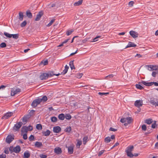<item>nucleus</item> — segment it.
Instances as JSON below:
<instances>
[{
    "mask_svg": "<svg viewBox=\"0 0 158 158\" xmlns=\"http://www.w3.org/2000/svg\"><path fill=\"white\" fill-rule=\"evenodd\" d=\"M156 121H153V123L152 124V127L153 128H155L157 126L156 125Z\"/></svg>",
    "mask_w": 158,
    "mask_h": 158,
    "instance_id": "72a5a7b5",
    "label": "nucleus"
},
{
    "mask_svg": "<svg viewBox=\"0 0 158 158\" xmlns=\"http://www.w3.org/2000/svg\"><path fill=\"white\" fill-rule=\"evenodd\" d=\"M28 131V128H27V127L23 126L22 128L21 131L23 132H26L27 133Z\"/></svg>",
    "mask_w": 158,
    "mask_h": 158,
    "instance_id": "393cba45",
    "label": "nucleus"
},
{
    "mask_svg": "<svg viewBox=\"0 0 158 158\" xmlns=\"http://www.w3.org/2000/svg\"><path fill=\"white\" fill-rule=\"evenodd\" d=\"M111 141L110 138L109 137H106L104 139V142L106 143H108Z\"/></svg>",
    "mask_w": 158,
    "mask_h": 158,
    "instance_id": "c756f323",
    "label": "nucleus"
},
{
    "mask_svg": "<svg viewBox=\"0 0 158 158\" xmlns=\"http://www.w3.org/2000/svg\"><path fill=\"white\" fill-rule=\"evenodd\" d=\"M88 139V136H86L84 137L83 139V143L84 145H85Z\"/></svg>",
    "mask_w": 158,
    "mask_h": 158,
    "instance_id": "7c9ffc66",
    "label": "nucleus"
},
{
    "mask_svg": "<svg viewBox=\"0 0 158 158\" xmlns=\"http://www.w3.org/2000/svg\"><path fill=\"white\" fill-rule=\"evenodd\" d=\"M14 152L15 153H19L21 150V148L20 146L18 145L15 147L14 148Z\"/></svg>",
    "mask_w": 158,
    "mask_h": 158,
    "instance_id": "dca6fc26",
    "label": "nucleus"
},
{
    "mask_svg": "<svg viewBox=\"0 0 158 158\" xmlns=\"http://www.w3.org/2000/svg\"><path fill=\"white\" fill-rule=\"evenodd\" d=\"M58 117L59 119L62 120H64L65 118V116L63 114H61L59 115Z\"/></svg>",
    "mask_w": 158,
    "mask_h": 158,
    "instance_id": "bb28decb",
    "label": "nucleus"
},
{
    "mask_svg": "<svg viewBox=\"0 0 158 158\" xmlns=\"http://www.w3.org/2000/svg\"><path fill=\"white\" fill-rule=\"evenodd\" d=\"M83 2V0H79L77 2H75L74 3V6H77L81 5Z\"/></svg>",
    "mask_w": 158,
    "mask_h": 158,
    "instance_id": "6ab92c4d",
    "label": "nucleus"
},
{
    "mask_svg": "<svg viewBox=\"0 0 158 158\" xmlns=\"http://www.w3.org/2000/svg\"><path fill=\"white\" fill-rule=\"evenodd\" d=\"M29 139L30 141H32L34 140V137L33 135H31L29 137Z\"/></svg>",
    "mask_w": 158,
    "mask_h": 158,
    "instance_id": "a18cd8bd",
    "label": "nucleus"
},
{
    "mask_svg": "<svg viewBox=\"0 0 158 158\" xmlns=\"http://www.w3.org/2000/svg\"><path fill=\"white\" fill-rule=\"evenodd\" d=\"M0 46L1 48H5V47H6V44L5 43L3 42V43H2L0 44Z\"/></svg>",
    "mask_w": 158,
    "mask_h": 158,
    "instance_id": "09e8293b",
    "label": "nucleus"
},
{
    "mask_svg": "<svg viewBox=\"0 0 158 158\" xmlns=\"http://www.w3.org/2000/svg\"><path fill=\"white\" fill-rule=\"evenodd\" d=\"M150 102L151 104L156 106V102H155L153 99H152V98H151L150 99Z\"/></svg>",
    "mask_w": 158,
    "mask_h": 158,
    "instance_id": "f704fd0d",
    "label": "nucleus"
},
{
    "mask_svg": "<svg viewBox=\"0 0 158 158\" xmlns=\"http://www.w3.org/2000/svg\"><path fill=\"white\" fill-rule=\"evenodd\" d=\"M47 73L48 74V77H51L53 76V75L58 76L60 74V73L55 74L54 73V72L53 71H49L48 73Z\"/></svg>",
    "mask_w": 158,
    "mask_h": 158,
    "instance_id": "ddd939ff",
    "label": "nucleus"
},
{
    "mask_svg": "<svg viewBox=\"0 0 158 158\" xmlns=\"http://www.w3.org/2000/svg\"><path fill=\"white\" fill-rule=\"evenodd\" d=\"M4 34L5 35L7 38H10L12 37V34H10L7 32H5L4 33Z\"/></svg>",
    "mask_w": 158,
    "mask_h": 158,
    "instance_id": "c85d7f7f",
    "label": "nucleus"
},
{
    "mask_svg": "<svg viewBox=\"0 0 158 158\" xmlns=\"http://www.w3.org/2000/svg\"><path fill=\"white\" fill-rule=\"evenodd\" d=\"M147 66L148 67V69L150 71H153L152 68V65H147Z\"/></svg>",
    "mask_w": 158,
    "mask_h": 158,
    "instance_id": "49530a36",
    "label": "nucleus"
},
{
    "mask_svg": "<svg viewBox=\"0 0 158 158\" xmlns=\"http://www.w3.org/2000/svg\"><path fill=\"white\" fill-rule=\"evenodd\" d=\"M158 73V71H153L152 72V76L153 77H155L156 76V74Z\"/></svg>",
    "mask_w": 158,
    "mask_h": 158,
    "instance_id": "de8ad7c7",
    "label": "nucleus"
},
{
    "mask_svg": "<svg viewBox=\"0 0 158 158\" xmlns=\"http://www.w3.org/2000/svg\"><path fill=\"white\" fill-rule=\"evenodd\" d=\"M68 71V70L67 69H64L63 70V71L61 72V74H66Z\"/></svg>",
    "mask_w": 158,
    "mask_h": 158,
    "instance_id": "052dcab7",
    "label": "nucleus"
},
{
    "mask_svg": "<svg viewBox=\"0 0 158 158\" xmlns=\"http://www.w3.org/2000/svg\"><path fill=\"white\" fill-rule=\"evenodd\" d=\"M136 46V45L134 44L133 43L129 42L128 44V45H127V46L125 48H128L129 47H135Z\"/></svg>",
    "mask_w": 158,
    "mask_h": 158,
    "instance_id": "4468645a",
    "label": "nucleus"
},
{
    "mask_svg": "<svg viewBox=\"0 0 158 158\" xmlns=\"http://www.w3.org/2000/svg\"><path fill=\"white\" fill-rule=\"evenodd\" d=\"M50 131L49 130H47L46 131L43 132L42 133L43 135L47 136L50 135Z\"/></svg>",
    "mask_w": 158,
    "mask_h": 158,
    "instance_id": "4be33fe9",
    "label": "nucleus"
},
{
    "mask_svg": "<svg viewBox=\"0 0 158 158\" xmlns=\"http://www.w3.org/2000/svg\"><path fill=\"white\" fill-rule=\"evenodd\" d=\"M54 152L57 154H61L62 152L61 148L59 147H56L54 149Z\"/></svg>",
    "mask_w": 158,
    "mask_h": 158,
    "instance_id": "f8f14e48",
    "label": "nucleus"
},
{
    "mask_svg": "<svg viewBox=\"0 0 158 158\" xmlns=\"http://www.w3.org/2000/svg\"><path fill=\"white\" fill-rule=\"evenodd\" d=\"M40 156L41 158H46L47 156L46 155L42 154L40 155Z\"/></svg>",
    "mask_w": 158,
    "mask_h": 158,
    "instance_id": "bf43d9fd",
    "label": "nucleus"
},
{
    "mask_svg": "<svg viewBox=\"0 0 158 158\" xmlns=\"http://www.w3.org/2000/svg\"><path fill=\"white\" fill-rule=\"evenodd\" d=\"M27 22L26 21H24L23 22H22L21 25V27H24L27 24Z\"/></svg>",
    "mask_w": 158,
    "mask_h": 158,
    "instance_id": "37998d69",
    "label": "nucleus"
},
{
    "mask_svg": "<svg viewBox=\"0 0 158 158\" xmlns=\"http://www.w3.org/2000/svg\"><path fill=\"white\" fill-rule=\"evenodd\" d=\"M23 138L25 140L27 139V134H24L23 135Z\"/></svg>",
    "mask_w": 158,
    "mask_h": 158,
    "instance_id": "69168bd1",
    "label": "nucleus"
},
{
    "mask_svg": "<svg viewBox=\"0 0 158 158\" xmlns=\"http://www.w3.org/2000/svg\"><path fill=\"white\" fill-rule=\"evenodd\" d=\"M74 60L70 61L69 63V65L71 69H75L74 66L73 64Z\"/></svg>",
    "mask_w": 158,
    "mask_h": 158,
    "instance_id": "a878e982",
    "label": "nucleus"
},
{
    "mask_svg": "<svg viewBox=\"0 0 158 158\" xmlns=\"http://www.w3.org/2000/svg\"><path fill=\"white\" fill-rule=\"evenodd\" d=\"M82 73H78L76 74V76L77 78H80L82 77Z\"/></svg>",
    "mask_w": 158,
    "mask_h": 158,
    "instance_id": "8fccbe9b",
    "label": "nucleus"
},
{
    "mask_svg": "<svg viewBox=\"0 0 158 158\" xmlns=\"http://www.w3.org/2000/svg\"><path fill=\"white\" fill-rule=\"evenodd\" d=\"M14 135H8L6 138V142L8 143H10L14 139Z\"/></svg>",
    "mask_w": 158,
    "mask_h": 158,
    "instance_id": "f03ea898",
    "label": "nucleus"
},
{
    "mask_svg": "<svg viewBox=\"0 0 158 158\" xmlns=\"http://www.w3.org/2000/svg\"><path fill=\"white\" fill-rule=\"evenodd\" d=\"M109 130L113 131H117V129L114 128L112 127H110L109 129Z\"/></svg>",
    "mask_w": 158,
    "mask_h": 158,
    "instance_id": "680f3d73",
    "label": "nucleus"
},
{
    "mask_svg": "<svg viewBox=\"0 0 158 158\" xmlns=\"http://www.w3.org/2000/svg\"><path fill=\"white\" fill-rule=\"evenodd\" d=\"M126 120H127V122L129 124H130L133 121V119L131 117H128L126 118Z\"/></svg>",
    "mask_w": 158,
    "mask_h": 158,
    "instance_id": "cd10ccee",
    "label": "nucleus"
},
{
    "mask_svg": "<svg viewBox=\"0 0 158 158\" xmlns=\"http://www.w3.org/2000/svg\"><path fill=\"white\" fill-rule=\"evenodd\" d=\"M71 130V127L69 126L68 127H67V128H66L65 130L64 131L65 132H69Z\"/></svg>",
    "mask_w": 158,
    "mask_h": 158,
    "instance_id": "58836bf2",
    "label": "nucleus"
},
{
    "mask_svg": "<svg viewBox=\"0 0 158 158\" xmlns=\"http://www.w3.org/2000/svg\"><path fill=\"white\" fill-rule=\"evenodd\" d=\"M134 148L133 145L127 147L126 152L128 156L130 157H132L134 156L133 154L131 152Z\"/></svg>",
    "mask_w": 158,
    "mask_h": 158,
    "instance_id": "f257e3e1",
    "label": "nucleus"
},
{
    "mask_svg": "<svg viewBox=\"0 0 158 158\" xmlns=\"http://www.w3.org/2000/svg\"><path fill=\"white\" fill-rule=\"evenodd\" d=\"M41 64H43L44 65H46L48 64V61L47 60H43L41 62Z\"/></svg>",
    "mask_w": 158,
    "mask_h": 158,
    "instance_id": "864d4df0",
    "label": "nucleus"
},
{
    "mask_svg": "<svg viewBox=\"0 0 158 158\" xmlns=\"http://www.w3.org/2000/svg\"><path fill=\"white\" fill-rule=\"evenodd\" d=\"M153 120L152 118L147 119L144 120V123L148 124H150L153 123Z\"/></svg>",
    "mask_w": 158,
    "mask_h": 158,
    "instance_id": "a211bd4d",
    "label": "nucleus"
},
{
    "mask_svg": "<svg viewBox=\"0 0 158 158\" xmlns=\"http://www.w3.org/2000/svg\"><path fill=\"white\" fill-rule=\"evenodd\" d=\"M40 78L41 80L47 79L48 78V75L47 73H43L40 76Z\"/></svg>",
    "mask_w": 158,
    "mask_h": 158,
    "instance_id": "9d476101",
    "label": "nucleus"
},
{
    "mask_svg": "<svg viewBox=\"0 0 158 158\" xmlns=\"http://www.w3.org/2000/svg\"><path fill=\"white\" fill-rule=\"evenodd\" d=\"M6 155L5 154H2L0 155V158H6Z\"/></svg>",
    "mask_w": 158,
    "mask_h": 158,
    "instance_id": "774afa93",
    "label": "nucleus"
},
{
    "mask_svg": "<svg viewBox=\"0 0 158 158\" xmlns=\"http://www.w3.org/2000/svg\"><path fill=\"white\" fill-rule=\"evenodd\" d=\"M13 114V112H8L6 113L2 117V119H8L11 116H12Z\"/></svg>",
    "mask_w": 158,
    "mask_h": 158,
    "instance_id": "39448f33",
    "label": "nucleus"
},
{
    "mask_svg": "<svg viewBox=\"0 0 158 158\" xmlns=\"http://www.w3.org/2000/svg\"><path fill=\"white\" fill-rule=\"evenodd\" d=\"M56 4L55 3H53L52 4H49L48 5V8L49 9H51L52 8L54 7H55Z\"/></svg>",
    "mask_w": 158,
    "mask_h": 158,
    "instance_id": "4c0bfd02",
    "label": "nucleus"
},
{
    "mask_svg": "<svg viewBox=\"0 0 158 158\" xmlns=\"http://www.w3.org/2000/svg\"><path fill=\"white\" fill-rule=\"evenodd\" d=\"M127 121L126 118H122L120 120V122L122 123H124Z\"/></svg>",
    "mask_w": 158,
    "mask_h": 158,
    "instance_id": "13d9d810",
    "label": "nucleus"
},
{
    "mask_svg": "<svg viewBox=\"0 0 158 158\" xmlns=\"http://www.w3.org/2000/svg\"><path fill=\"white\" fill-rule=\"evenodd\" d=\"M152 67L153 70H158V66L152 65Z\"/></svg>",
    "mask_w": 158,
    "mask_h": 158,
    "instance_id": "3c124183",
    "label": "nucleus"
},
{
    "mask_svg": "<svg viewBox=\"0 0 158 158\" xmlns=\"http://www.w3.org/2000/svg\"><path fill=\"white\" fill-rule=\"evenodd\" d=\"M11 35L12 37L14 39H17L19 38V35L18 34H12Z\"/></svg>",
    "mask_w": 158,
    "mask_h": 158,
    "instance_id": "a19ab883",
    "label": "nucleus"
},
{
    "mask_svg": "<svg viewBox=\"0 0 158 158\" xmlns=\"http://www.w3.org/2000/svg\"><path fill=\"white\" fill-rule=\"evenodd\" d=\"M27 16L29 18L31 19L32 17V15L31 13L29 10H27L26 12Z\"/></svg>",
    "mask_w": 158,
    "mask_h": 158,
    "instance_id": "5701e85b",
    "label": "nucleus"
},
{
    "mask_svg": "<svg viewBox=\"0 0 158 158\" xmlns=\"http://www.w3.org/2000/svg\"><path fill=\"white\" fill-rule=\"evenodd\" d=\"M55 20V19H52L50 21V22L47 25V26L50 27V26H51L52 24L54 22Z\"/></svg>",
    "mask_w": 158,
    "mask_h": 158,
    "instance_id": "79ce46f5",
    "label": "nucleus"
},
{
    "mask_svg": "<svg viewBox=\"0 0 158 158\" xmlns=\"http://www.w3.org/2000/svg\"><path fill=\"white\" fill-rule=\"evenodd\" d=\"M61 131V128L59 126L54 127L53 128V131L54 133H58Z\"/></svg>",
    "mask_w": 158,
    "mask_h": 158,
    "instance_id": "9b49d317",
    "label": "nucleus"
},
{
    "mask_svg": "<svg viewBox=\"0 0 158 158\" xmlns=\"http://www.w3.org/2000/svg\"><path fill=\"white\" fill-rule=\"evenodd\" d=\"M134 3V2L133 1H131L128 3V5L129 6L131 7L133 6V4Z\"/></svg>",
    "mask_w": 158,
    "mask_h": 158,
    "instance_id": "6e6d98bb",
    "label": "nucleus"
},
{
    "mask_svg": "<svg viewBox=\"0 0 158 158\" xmlns=\"http://www.w3.org/2000/svg\"><path fill=\"white\" fill-rule=\"evenodd\" d=\"M141 82H139L138 83V84H136L135 85L136 87L139 89H143V86H142L141 85Z\"/></svg>",
    "mask_w": 158,
    "mask_h": 158,
    "instance_id": "b1692460",
    "label": "nucleus"
},
{
    "mask_svg": "<svg viewBox=\"0 0 158 158\" xmlns=\"http://www.w3.org/2000/svg\"><path fill=\"white\" fill-rule=\"evenodd\" d=\"M142 130L144 131H145L147 129V127L145 125H143L142 126Z\"/></svg>",
    "mask_w": 158,
    "mask_h": 158,
    "instance_id": "5fc2aeb1",
    "label": "nucleus"
},
{
    "mask_svg": "<svg viewBox=\"0 0 158 158\" xmlns=\"http://www.w3.org/2000/svg\"><path fill=\"white\" fill-rule=\"evenodd\" d=\"M51 121L53 122H55L57 121V118L56 117L54 116L51 118Z\"/></svg>",
    "mask_w": 158,
    "mask_h": 158,
    "instance_id": "c03bdc74",
    "label": "nucleus"
},
{
    "mask_svg": "<svg viewBox=\"0 0 158 158\" xmlns=\"http://www.w3.org/2000/svg\"><path fill=\"white\" fill-rule=\"evenodd\" d=\"M69 153L70 154L73 153V146H70L68 147Z\"/></svg>",
    "mask_w": 158,
    "mask_h": 158,
    "instance_id": "2eb2a0df",
    "label": "nucleus"
},
{
    "mask_svg": "<svg viewBox=\"0 0 158 158\" xmlns=\"http://www.w3.org/2000/svg\"><path fill=\"white\" fill-rule=\"evenodd\" d=\"M39 98L34 100L31 104V106L34 107H36L41 102Z\"/></svg>",
    "mask_w": 158,
    "mask_h": 158,
    "instance_id": "7ed1b4c3",
    "label": "nucleus"
},
{
    "mask_svg": "<svg viewBox=\"0 0 158 158\" xmlns=\"http://www.w3.org/2000/svg\"><path fill=\"white\" fill-rule=\"evenodd\" d=\"M129 33L130 35L134 38H137L138 36V33L133 31H130Z\"/></svg>",
    "mask_w": 158,
    "mask_h": 158,
    "instance_id": "6e6552de",
    "label": "nucleus"
},
{
    "mask_svg": "<svg viewBox=\"0 0 158 158\" xmlns=\"http://www.w3.org/2000/svg\"><path fill=\"white\" fill-rule=\"evenodd\" d=\"M104 150H102V151H101L100 152H99L98 156H101L104 152Z\"/></svg>",
    "mask_w": 158,
    "mask_h": 158,
    "instance_id": "0e129e2a",
    "label": "nucleus"
},
{
    "mask_svg": "<svg viewBox=\"0 0 158 158\" xmlns=\"http://www.w3.org/2000/svg\"><path fill=\"white\" fill-rule=\"evenodd\" d=\"M30 156V154L29 153V152L27 151L25 152L24 153V158H28Z\"/></svg>",
    "mask_w": 158,
    "mask_h": 158,
    "instance_id": "f3484780",
    "label": "nucleus"
},
{
    "mask_svg": "<svg viewBox=\"0 0 158 158\" xmlns=\"http://www.w3.org/2000/svg\"><path fill=\"white\" fill-rule=\"evenodd\" d=\"M27 119L24 116L22 119L23 122H26L27 121Z\"/></svg>",
    "mask_w": 158,
    "mask_h": 158,
    "instance_id": "338daca9",
    "label": "nucleus"
},
{
    "mask_svg": "<svg viewBox=\"0 0 158 158\" xmlns=\"http://www.w3.org/2000/svg\"><path fill=\"white\" fill-rule=\"evenodd\" d=\"M14 148L13 146H10L9 148V150L11 152V153L14 152Z\"/></svg>",
    "mask_w": 158,
    "mask_h": 158,
    "instance_id": "4d7b16f0",
    "label": "nucleus"
},
{
    "mask_svg": "<svg viewBox=\"0 0 158 158\" xmlns=\"http://www.w3.org/2000/svg\"><path fill=\"white\" fill-rule=\"evenodd\" d=\"M35 146L37 148H40L42 146V143L40 142H36L35 143Z\"/></svg>",
    "mask_w": 158,
    "mask_h": 158,
    "instance_id": "412c9836",
    "label": "nucleus"
},
{
    "mask_svg": "<svg viewBox=\"0 0 158 158\" xmlns=\"http://www.w3.org/2000/svg\"><path fill=\"white\" fill-rule=\"evenodd\" d=\"M141 84H143L144 85L146 86H147L148 82H146V81H141Z\"/></svg>",
    "mask_w": 158,
    "mask_h": 158,
    "instance_id": "e2e57ef3",
    "label": "nucleus"
},
{
    "mask_svg": "<svg viewBox=\"0 0 158 158\" xmlns=\"http://www.w3.org/2000/svg\"><path fill=\"white\" fill-rule=\"evenodd\" d=\"M74 30L72 29L70 30H68L66 31V35H69L72 34V33L73 32Z\"/></svg>",
    "mask_w": 158,
    "mask_h": 158,
    "instance_id": "473e14b6",
    "label": "nucleus"
},
{
    "mask_svg": "<svg viewBox=\"0 0 158 158\" xmlns=\"http://www.w3.org/2000/svg\"><path fill=\"white\" fill-rule=\"evenodd\" d=\"M43 14L44 13L43 11H40L38 14L36 15V17L35 19V21H39L41 17L43 15Z\"/></svg>",
    "mask_w": 158,
    "mask_h": 158,
    "instance_id": "1a4fd4ad",
    "label": "nucleus"
},
{
    "mask_svg": "<svg viewBox=\"0 0 158 158\" xmlns=\"http://www.w3.org/2000/svg\"><path fill=\"white\" fill-rule=\"evenodd\" d=\"M65 118L68 120H70L71 119L72 117L70 114H66L65 116Z\"/></svg>",
    "mask_w": 158,
    "mask_h": 158,
    "instance_id": "c9c22d12",
    "label": "nucleus"
},
{
    "mask_svg": "<svg viewBox=\"0 0 158 158\" xmlns=\"http://www.w3.org/2000/svg\"><path fill=\"white\" fill-rule=\"evenodd\" d=\"M98 94L101 95L102 96L103 95H106L107 94H109V92H107V93H102V92H99L98 93Z\"/></svg>",
    "mask_w": 158,
    "mask_h": 158,
    "instance_id": "603ef678",
    "label": "nucleus"
},
{
    "mask_svg": "<svg viewBox=\"0 0 158 158\" xmlns=\"http://www.w3.org/2000/svg\"><path fill=\"white\" fill-rule=\"evenodd\" d=\"M36 128L38 130L42 129V126L41 124H37L36 126Z\"/></svg>",
    "mask_w": 158,
    "mask_h": 158,
    "instance_id": "ea45409f",
    "label": "nucleus"
},
{
    "mask_svg": "<svg viewBox=\"0 0 158 158\" xmlns=\"http://www.w3.org/2000/svg\"><path fill=\"white\" fill-rule=\"evenodd\" d=\"M23 123L21 122L17 123V124H15L13 127V130L15 131H18L21 127Z\"/></svg>",
    "mask_w": 158,
    "mask_h": 158,
    "instance_id": "20e7f679",
    "label": "nucleus"
},
{
    "mask_svg": "<svg viewBox=\"0 0 158 158\" xmlns=\"http://www.w3.org/2000/svg\"><path fill=\"white\" fill-rule=\"evenodd\" d=\"M40 99V102H45L47 100V98L46 96H44L41 98H39Z\"/></svg>",
    "mask_w": 158,
    "mask_h": 158,
    "instance_id": "2f4dec72",
    "label": "nucleus"
},
{
    "mask_svg": "<svg viewBox=\"0 0 158 158\" xmlns=\"http://www.w3.org/2000/svg\"><path fill=\"white\" fill-rule=\"evenodd\" d=\"M23 13L21 12H20L19 13V19L20 21H22L23 18Z\"/></svg>",
    "mask_w": 158,
    "mask_h": 158,
    "instance_id": "aec40b11",
    "label": "nucleus"
},
{
    "mask_svg": "<svg viewBox=\"0 0 158 158\" xmlns=\"http://www.w3.org/2000/svg\"><path fill=\"white\" fill-rule=\"evenodd\" d=\"M20 91L21 89L19 88H18L16 89L13 88L11 92V95L14 96L15 95L17 94L18 93L20 92Z\"/></svg>",
    "mask_w": 158,
    "mask_h": 158,
    "instance_id": "423d86ee",
    "label": "nucleus"
},
{
    "mask_svg": "<svg viewBox=\"0 0 158 158\" xmlns=\"http://www.w3.org/2000/svg\"><path fill=\"white\" fill-rule=\"evenodd\" d=\"M134 105L135 106L139 108L143 105V100H137L135 102Z\"/></svg>",
    "mask_w": 158,
    "mask_h": 158,
    "instance_id": "0eeeda50",
    "label": "nucleus"
},
{
    "mask_svg": "<svg viewBox=\"0 0 158 158\" xmlns=\"http://www.w3.org/2000/svg\"><path fill=\"white\" fill-rule=\"evenodd\" d=\"M82 144V142L81 141L78 140L76 146L77 148H80V145Z\"/></svg>",
    "mask_w": 158,
    "mask_h": 158,
    "instance_id": "e433bc0d",
    "label": "nucleus"
}]
</instances>
